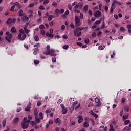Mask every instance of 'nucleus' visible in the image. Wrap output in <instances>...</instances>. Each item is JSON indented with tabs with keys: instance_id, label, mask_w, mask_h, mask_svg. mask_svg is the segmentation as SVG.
<instances>
[{
	"instance_id": "de8ad7c7",
	"label": "nucleus",
	"mask_w": 131,
	"mask_h": 131,
	"mask_svg": "<svg viewBox=\"0 0 131 131\" xmlns=\"http://www.w3.org/2000/svg\"><path fill=\"white\" fill-rule=\"evenodd\" d=\"M96 35L97 34L96 33V32H94L92 33V37H96Z\"/></svg>"
},
{
	"instance_id": "4c0bfd02",
	"label": "nucleus",
	"mask_w": 131,
	"mask_h": 131,
	"mask_svg": "<svg viewBox=\"0 0 131 131\" xmlns=\"http://www.w3.org/2000/svg\"><path fill=\"white\" fill-rule=\"evenodd\" d=\"M34 64H35V65H38V64H39V61L38 60H35L34 61Z\"/></svg>"
},
{
	"instance_id": "f704fd0d",
	"label": "nucleus",
	"mask_w": 131,
	"mask_h": 131,
	"mask_svg": "<svg viewBox=\"0 0 131 131\" xmlns=\"http://www.w3.org/2000/svg\"><path fill=\"white\" fill-rule=\"evenodd\" d=\"M49 0H44L43 1V5H48V4H49Z\"/></svg>"
},
{
	"instance_id": "dca6fc26",
	"label": "nucleus",
	"mask_w": 131,
	"mask_h": 131,
	"mask_svg": "<svg viewBox=\"0 0 131 131\" xmlns=\"http://www.w3.org/2000/svg\"><path fill=\"white\" fill-rule=\"evenodd\" d=\"M74 35L75 36H78V37H79V36H81V32H80L79 33V34L77 33H74Z\"/></svg>"
},
{
	"instance_id": "4be33fe9",
	"label": "nucleus",
	"mask_w": 131,
	"mask_h": 131,
	"mask_svg": "<svg viewBox=\"0 0 131 131\" xmlns=\"http://www.w3.org/2000/svg\"><path fill=\"white\" fill-rule=\"evenodd\" d=\"M123 130L124 131H130V129H129V127L126 126L124 128Z\"/></svg>"
},
{
	"instance_id": "a211bd4d",
	"label": "nucleus",
	"mask_w": 131,
	"mask_h": 131,
	"mask_svg": "<svg viewBox=\"0 0 131 131\" xmlns=\"http://www.w3.org/2000/svg\"><path fill=\"white\" fill-rule=\"evenodd\" d=\"M7 122V120L4 119L2 122V126L3 127H5L6 126V123Z\"/></svg>"
},
{
	"instance_id": "6ab92c4d",
	"label": "nucleus",
	"mask_w": 131,
	"mask_h": 131,
	"mask_svg": "<svg viewBox=\"0 0 131 131\" xmlns=\"http://www.w3.org/2000/svg\"><path fill=\"white\" fill-rule=\"evenodd\" d=\"M89 9V6L85 5L83 7V10L84 12H88V9Z\"/></svg>"
},
{
	"instance_id": "39448f33",
	"label": "nucleus",
	"mask_w": 131,
	"mask_h": 131,
	"mask_svg": "<svg viewBox=\"0 0 131 131\" xmlns=\"http://www.w3.org/2000/svg\"><path fill=\"white\" fill-rule=\"evenodd\" d=\"M29 20V18L28 17L27 15H24L21 17V21H23V22H28Z\"/></svg>"
},
{
	"instance_id": "a18cd8bd",
	"label": "nucleus",
	"mask_w": 131,
	"mask_h": 131,
	"mask_svg": "<svg viewBox=\"0 0 131 131\" xmlns=\"http://www.w3.org/2000/svg\"><path fill=\"white\" fill-rule=\"evenodd\" d=\"M52 19H53V17H52V15H49L48 16V21H52Z\"/></svg>"
},
{
	"instance_id": "774afa93",
	"label": "nucleus",
	"mask_w": 131,
	"mask_h": 131,
	"mask_svg": "<svg viewBox=\"0 0 131 131\" xmlns=\"http://www.w3.org/2000/svg\"><path fill=\"white\" fill-rule=\"evenodd\" d=\"M60 106L61 107L62 110L65 109V105H64V104H61Z\"/></svg>"
},
{
	"instance_id": "58836bf2",
	"label": "nucleus",
	"mask_w": 131,
	"mask_h": 131,
	"mask_svg": "<svg viewBox=\"0 0 131 131\" xmlns=\"http://www.w3.org/2000/svg\"><path fill=\"white\" fill-rule=\"evenodd\" d=\"M85 43H89L90 42V39L89 38H86L84 39Z\"/></svg>"
},
{
	"instance_id": "603ef678",
	"label": "nucleus",
	"mask_w": 131,
	"mask_h": 131,
	"mask_svg": "<svg viewBox=\"0 0 131 131\" xmlns=\"http://www.w3.org/2000/svg\"><path fill=\"white\" fill-rule=\"evenodd\" d=\"M64 14L66 16H68V15H69V10H67L65 12V13H64Z\"/></svg>"
},
{
	"instance_id": "7c9ffc66",
	"label": "nucleus",
	"mask_w": 131,
	"mask_h": 131,
	"mask_svg": "<svg viewBox=\"0 0 131 131\" xmlns=\"http://www.w3.org/2000/svg\"><path fill=\"white\" fill-rule=\"evenodd\" d=\"M15 9V5H13L10 9V12H13Z\"/></svg>"
},
{
	"instance_id": "0eeeda50",
	"label": "nucleus",
	"mask_w": 131,
	"mask_h": 131,
	"mask_svg": "<svg viewBox=\"0 0 131 131\" xmlns=\"http://www.w3.org/2000/svg\"><path fill=\"white\" fill-rule=\"evenodd\" d=\"M27 108H28V109H27ZM27 108H25V111L29 112V111H30V108H31V103L30 102L29 103Z\"/></svg>"
},
{
	"instance_id": "412c9836",
	"label": "nucleus",
	"mask_w": 131,
	"mask_h": 131,
	"mask_svg": "<svg viewBox=\"0 0 131 131\" xmlns=\"http://www.w3.org/2000/svg\"><path fill=\"white\" fill-rule=\"evenodd\" d=\"M77 29V28L75 29L74 31V33H78L79 34L80 32H81V31H80V30H77L76 31V30Z\"/></svg>"
},
{
	"instance_id": "338daca9",
	"label": "nucleus",
	"mask_w": 131,
	"mask_h": 131,
	"mask_svg": "<svg viewBox=\"0 0 131 131\" xmlns=\"http://www.w3.org/2000/svg\"><path fill=\"white\" fill-rule=\"evenodd\" d=\"M39 10H46V9L44 8V7H42V6H40L39 7Z\"/></svg>"
},
{
	"instance_id": "ddd939ff",
	"label": "nucleus",
	"mask_w": 131,
	"mask_h": 131,
	"mask_svg": "<svg viewBox=\"0 0 131 131\" xmlns=\"http://www.w3.org/2000/svg\"><path fill=\"white\" fill-rule=\"evenodd\" d=\"M58 122H59L58 125H60V124H61V120H60L59 118H57L55 121V123H58Z\"/></svg>"
},
{
	"instance_id": "393cba45",
	"label": "nucleus",
	"mask_w": 131,
	"mask_h": 131,
	"mask_svg": "<svg viewBox=\"0 0 131 131\" xmlns=\"http://www.w3.org/2000/svg\"><path fill=\"white\" fill-rule=\"evenodd\" d=\"M129 123H130V121H129V120H126L124 122L125 125H127V124H129Z\"/></svg>"
},
{
	"instance_id": "6e6552de",
	"label": "nucleus",
	"mask_w": 131,
	"mask_h": 131,
	"mask_svg": "<svg viewBox=\"0 0 131 131\" xmlns=\"http://www.w3.org/2000/svg\"><path fill=\"white\" fill-rule=\"evenodd\" d=\"M78 123H81L82 121H83V119L82 118V117L80 115L78 116Z\"/></svg>"
},
{
	"instance_id": "9d476101",
	"label": "nucleus",
	"mask_w": 131,
	"mask_h": 131,
	"mask_svg": "<svg viewBox=\"0 0 131 131\" xmlns=\"http://www.w3.org/2000/svg\"><path fill=\"white\" fill-rule=\"evenodd\" d=\"M11 31L13 33H16V32H17V30H16V28L15 27H13L11 29Z\"/></svg>"
},
{
	"instance_id": "c03bdc74",
	"label": "nucleus",
	"mask_w": 131,
	"mask_h": 131,
	"mask_svg": "<svg viewBox=\"0 0 131 131\" xmlns=\"http://www.w3.org/2000/svg\"><path fill=\"white\" fill-rule=\"evenodd\" d=\"M39 28L40 29H43V28H45V25H40L39 27Z\"/></svg>"
},
{
	"instance_id": "bf43d9fd",
	"label": "nucleus",
	"mask_w": 131,
	"mask_h": 131,
	"mask_svg": "<svg viewBox=\"0 0 131 131\" xmlns=\"http://www.w3.org/2000/svg\"><path fill=\"white\" fill-rule=\"evenodd\" d=\"M64 13V9H61L60 10H59V14H63Z\"/></svg>"
},
{
	"instance_id": "bb28decb",
	"label": "nucleus",
	"mask_w": 131,
	"mask_h": 131,
	"mask_svg": "<svg viewBox=\"0 0 131 131\" xmlns=\"http://www.w3.org/2000/svg\"><path fill=\"white\" fill-rule=\"evenodd\" d=\"M7 24H11V23H12V19H11V18H9L7 22H6Z\"/></svg>"
},
{
	"instance_id": "4468645a",
	"label": "nucleus",
	"mask_w": 131,
	"mask_h": 131,
	"mask_svg": "<svg viewBox=\"0 0 131 131\" xmlns=\"http://www.w3.org/2000/svg\"><path fill=\"white\" fill-rule=\"evenodd\" d=\"M18 14L19 17H22V16L23 15V10L22 9H20L18 11Z\"/></svg>"
},
{
	"instance_id": "5fc2aeb1",
	"label": "nucleus",
	"mask_w": 131,
	"mask_h": 131,
	"mask_svg": "<svg viewBox=\"0 0 131 131\" xmlns=\"http://www.w3.org/2000/svg\"><path fill=\"white\" fill-rule=\"evenodd\" d=\"M62 38H63V39H68V36H67V35H63Z\"/></svg>"
},
{
	"instance_id": "e2e57ef3",
	"label": "nucleus",
	"mask_w": 131,
	"mask_h": 131,
	"mask_svg": "<svg viewBox=\"0 0 131 131\" xmlns=\"http://www.w3.org/2000/svg\"><path fill=\"white\" fill-rule=\"evenodd\" d=\"M125 102V98H122V104H124Z\"/></svg>"
},
{
	"instance_id": "864d4df0",
	"label": "nucleus",
	"mask_w": 131,
	"mask_h": 131,
	"mask_svg": "<svg viewBox=\"0 0 131 131\" xmlns=\"http://www.w3.org/2000/svg\"><path fill=\"white\" fill-rule=\"evenodd\" d=\"M43 55H50V52H49V51H47V52H43Z\"/></svg>"
},
{
	"instance_id": "c756f323",
	"label": "nucleus",
	"mask_w": 131,
	"mask_h": 131,
	"mask_svg": "<svg viewBox=\"0 0 131 131\" xmlns=\"http://www.w3.org/2000/svg\"><path fill=\"white\" fill-rule=\"evenodd\" d=\"M68 48H69V46H68V45H66L63 46V49H64V50H67Z\"/></svg>"
},
{
	"instance_id": "37998d69",
	"label": "nucleus",
	"mask_w": 131,
	"mask_h": 131,
	"mask_svg": "<svg viewBox=\"0 0 131 131\" xmlns=\"http://www.w3.org/2000/svg\"><path fill=\"white\" fill-rule=\"evenodd\" d=\"M83 5V4L80 3H79L78 4V7H80V8H82Z\"/></svg>"
},
{
	"instance_id": "1a4fd4ad",
	"label": "nucleus",
	"mask_w": 131,
	"mask_h": 131,
	"mask_svg": "<svg viewBox=\"0 0 131 131\" xmlns=\"http://www.w3.org/2000/svg\"><path fill=\"white\" fill-rule=\"evenodd\" d=\"M46 35L48 37H50L51 38H53L54 37V35L53 34H50L48 32L46 33Z\"/></svg>"
},
{
	"instance_id": "5701e85b",
	"label": "nucleus",
	"mask_w": 131,
	"mask_h": 131,
	"mask_svg": "<svg viewBox=\"0 0 131 131\" xmlns=\"http://www.w3.org/2000/svg\"><path fill=\"white\" fill-rule=\"evenodd\" d=\"M35 121L37 123H39V122H40V120L39 118L37 119V116L35 117Z\"/></svg>"
},
{
	"instance_id": "473e14b6",
	"label": "nucleus",
	"mask_w": 131,
	"mask_h": 131,
	"mask_svg": "<svg viewBox=\"0 0 131 131\" xmlns=\"http://www.w3.org/2000/svg\"><path fill=\"white\" fill-rule=\"evenodd\" d=\"M5 39H6L8 42H11V39L9 38V37L6 36Z\"/></svg>"
},
{
	"instance_id": "3c124183",
	"label": "nucleus",
	"mask_w": 131,
	"mask_h": 131,
	"mask_svg": "<svg viewBox=\"0 0 131 131\" xmlns=\"http://www.w3.org/2000/svg\"><path fill=\"white\" fill-rule=\"evenodd\" d=\"M84 29H85L84 27H82V28H78L76 31L77 30H84Z\"/></svg>"
},
{
	"instance_id": "e433bc0d",
	"label": "nucleus",
	"mask_w": 131,
	"mask_h": 131,
	"mask_svg": "<svg viewBox=\"0 0 131 131\" xmlns=\"http://www.w3.org/2000/svg\"><path fill=\"white\" fill-rule=\"evenodd\" d=\"M51 57H56V56H57V55L55 53H50L49 54Z\"/></svg>"
},
{
	"instance_id": "052dcab7",
	"label": "nucleus",
	"mask_w": 131,
	"mask_h": 131,
	"mask_svg": "<svg viewBox=\"0 0 131 131\" xmlns=\"http://www.w3.org/2000/svg\"><path fill=\"white\" fill-rule=\"evenodd\" d=\"M40 43H37L36 45H34V48H36V47H40Z\"/></svg>"
},
{
	"instance_id": "f3484780",
	"label": "nucleus",
	"mask_w": 131,
	"mask_h": 131,
	"mask_svg": "<svg viewBox=\"0 0 131 131\" xmlns=\"http://www.w3.org/2000/svg\"><path fill=\"white\" fill-rule=\"evenodd\" d=\"M38 114V112L37 111V109H35L34 110V115H35V117L37 116V115Z\"/></svg>"
},
{
	"instance_id": "20e7f679",
	"label": "nucleus",
	"mask_w": 131,
	"mask_h": 131,
	"mask_svg": "<svg viewBox=\"0 0 131 131\" xmlns=\"http://www.w3.org/2000/svg\"><path fill=\"white\" fill-rule=\"evenodd\" d=\"M94 16H95L96 18H100V17L102 16V13L100 10H97L95 13L94 14Z\"/></svg>"
},
{
	"instance_id": "cd10ccee",
	"label": "nucleus",
	"mask_w": 131,
	"mask_h": 131,
	"mask_svg": "<svg viewBox=\"0 0 131 131\" xmlns=\"http://www.w3.org/2000/svg\"><path fill=\"white\" fill-rule=\"evenodd\" d=\"M34 39L35 41H39V38L37 36H35L34 37Z\"/></svg>"
},
{
	"instance_id": "6e6d98bb",
	"label": "nucleus",
	"mask_w": 131,
	"mask_h": 131,
	"mask_svg": "<svg viewBox=\"0 0 131 131\" xmlns=\"http://www.w3.org/2000/svg\"><path fill=\"white\" fill-rule=\"evenodd\" d=\"M120 30L121 31H125V29L124 28V27H120Z\"/></svg>"
},
{
	"instance_id": "7ed1b4c3",
	"label": "nucleus",
	"mask_w": 131,
	"mask_h": 131,
	"mask_svg": "<svg viewBox=\"0 0 131 131\" xmlns=\"http://www.w3.org/2000/svg\"><path fill=\"white\" fill-rule=\"evenodd\" d=\"M75 27H78L80 25V19L78 18V16H76L75 17Z\"/></svg>"
},
{
	"instance_id": "4d7b16f0",
	"label": "nucleus",
	"mask_w": 131,
	"mask_h": 131,
	"mask_svg": "<svg viewBox=\"0 0 131 131\" xmlns=\"http://www.w3.org/2000/svg\"><path fill=\"white\" fill-rule=\"evenodd\" d=\"M75 121H72L71 123L70 124V126H72V125H75Z\"/></svg>"
},
{
	"instance_id": "c85d7f7f",
	"label": "nucleus",
	"mask_w": 131,
	"mask_h": 131,
	"mask_svg": "<svg viewBox=\"0 0 131 131\" xmlns=\"http://www.w3.org/2000/svg\"><path fill=\"white\" fill-rule=\"evenodd\" d=\"M61 112L62 114H66V113H67V110H66V108H64L63 110H62Z\"/></svg>"
},
{
	"instance_id": "f8f14e48",
	"label": "nucleus",
	"mask_w": 131,
	"mask_h": 131,
	"mask_svg": "<svg viewBox=\"0 0 131 131\" xmlns=\"http://www.w3.org/2000/svg\"><path fill=\"white\" fill-rule=\"evenodd\" d=\"M27 28V27H24V29L25 33L27 34V33H29V32H30V30H28Z\"/></svg>"
},
{
	"instance_id": "2eb2a0df",
	"label": "nucleus",
	"mask_w": 131,
	"mask_h": 131,
	"mask_svg": "<svg viewBox=\"0 0 131 131\" xmlns=\"http://www.w3.org/2000/svg\"><path fill=\"white\" fill-rule=\"evenodd\" d=\"M30 124L32 126H34V125H36L37 124L36 123V122H35V121H32L30 122Z\"/></svg>"
},
{
	"instance_id": "9b49d317",
	"label": "nucleus",
	"mask_w": 131,
	"mask_h": 131,
	"mask_svg": "<svg viewBox=\"0 0 131 131\" xmlns=\"http://www.w3.org/2000/svg\"><path fill=\"white\" fill-rule=\"evenodd\" d=\"M127 28L128 29V32L129 33H131V25L129 24L127 25Z\"/></svg>"
},
{
	"instance_id": "f03ea898",
	"label": "nucleus",
	"mask_w": 131,
	"mask_h": 131,
	"mask_svg": "<svg viewBox=\"0 0 131 131\" xmlns=\"http://www.w3.org/2000/svg\"><path fill=\"white\" fill-rule=\"evenodd\" d=\"M29 122L30 120H28L26 122H23L21 123V128L23 129H27L29 127Z\"/></svg>"
},
{
	"instance_id": "c9c22d12",
	"label": "nucleus",
	"mask_w": 131,
	"mask_h": 131,
	"mask_svg": "<svg viewBox=\"0 0 131 131\" xmlns=\"http://www.w3.org/2000/svg\"><path fill=\"white\" fill-rule=\"evenodd\" d=\"M40 33H41L42 35H46V31H45L43 30H41Z\"/></svg>"
},
{
	"instance_id": "72a5a7b5",
	"label": "nucleus",
	"mask_w": 131,
	"mask_h": 131,
	"mask_svg": "<svg viewBox=\"0 0 131 131\" xmlns=\"http://www.w3.org/2000/svg\"><path fill=\"white\" fill-rule=\"evenodd\" d=\"M39 51V49L38 48H37L35 51L34 52V55H36V54H37L38 52Z\"/></svg>"
},
{
	"instance_id": "aec40b11",
	"label": "nucleus",
	"mask_w": 131,
	"mask_h": 131,
	"mask_svg": "<svg viewBox=\"0 0 131 131\" xmlns=\"http://www.w3.org/2000/svg\"><path fill=\"white\" fill-rule=\"evenodd\" d=\"M89 125V123H88V122L85 121L84 122V124H83L84 127H88Z\"/></svg>"
},
{
	"instance_id": "a878e982",
	"label": "nucleus",
	"mask_w": 131,
	"mask_h": 131,
	"mask_svg": "<svg viewBox=\"0 0 131 131\" xmlns=\"http://www.w3.org/2000/svg\"><path fill=\"white\" fill-rule=\"evenodd\" d=\"M128 118V116L126 115L125 116L124 115L123 116L122 119L123 120H125L126 119H127Z\"/></svg>"
},
{
	"instance_id": "b1692460",
	"label": "nucleus",
	"mask_w": 131,
	"mask_h": 131,
	"mask_svg": "<svg viewBox=\"0 0 131 131\" xmlns=\"http://www.w3.org/2000/svg\"><path fill=\"white\" fill-rule=\"evenodd\" d=\"M101 106H102V102H98V104H97L95 107H101Z\"/></svg>"
},
{
	"instance_id": "f257e3e1",
	"label": "nucleus",
	"mask_w": 131,
	"mask_h": 131,
	"mask_svg": "<svg viewBox=\"0 0 131 131\" xmlns=\"http://www.w3.org/2000/svg\"><path fill=\"white\" fill-rule=\"evenodd\" d=\"M19 32L18 39H19V40H24L26 38V34H24V30L23 29H20Z\"/></svg>"
},
{
	"instance_id": "09e8293b",
	"label": "nucleus",
	"mask_w": 131,
	"mask_h": 131,
	"mask_svg": "<svg viewBox=\"0 0 131 131\" xmlns=\"http://www.w3.org/2000/svg\"><path fill=\"white\" fill-rule=\"evenodd\" d=\"M95 103H99L100 102V100H99V98H95Z\"/></svg>"
},
{
	"instance_id": "13d9d810",
	"label": "nucleus",
	"mask_w": 131,
	"mask_h": 131,
	"mask_svg": "<svg viewBox=\"0 0 131 131\" xmlns=\"http://www.w3.org/2000/svg\"><path fill=\"white\" fill-rule=\"evenodd\" d=\"M113 7H111V9H110V14H113Z\"/></svg>"
},
{
	"instance_id": "69168bd1",
	"label": "nucleus",
	"mask_w": 131,
	"mask_h": 131,
	"mask_svg": "<svg viewBox=\"0 0 131 131\" xmlns=\"http://www.w3.org/2000/svg\"><path fill=\"white\" fill-rule=\"evenodd\" d=\"M52 62H53V63H56V58L53 57L52 59Z\"/></svg>"
},
{
	"instance_id": "0e129e2a",
	"label": "nucleus",
	"mask_w": 131,
	"mask_h": 131,
	"mask_svg": "<svg viewBox=\"0 0 131 131\" xmlns=\"http://www.w3.org/2000/svg\"><path fill=\"white\" fill-rule=\"evenodd\" d=\"M104 10H105L106 13H107V12H108V6H105Z\"/></svg>"
},
{
	"instance_id": "8fccbe9b",
	"label": "nucleus",
	"mask_w": 131,
	"mask_h": 131,
	"mask_svg": "<svg viewBox=\"0 0 131 131\" xmlns=\"http://www.w3.org/2000/svg\"><path fill=\"white\" fill-rule=\"evenodd\" d=\"M50 45H47V52H49L50 53Z\"/></svg>"
},
{
	"instance_id": "2f4dec72",
	"label": "nucleus",
	"mask_w": 131,
	"mask_h": 131,
	"mask_svg": "<svg viewBox=\"0 0 131 131\" xmlns=\"http://www.w3.org/2000/svg\"><path fill=\"white\" fill-rule=\"evenodd\" d=\"M29 8H32L34 7V3H31L28 6Z\"/></svg>"
},
{
	"instance_id": "a19ab883",
	"label": "nucleus",
	"mask_w": 131,
	"mask_h": 131,
	"mask_svg": "<svg viewBox=\"0 0 131 131\" xmlns=\"http://www.w3.org/2000/svg\"><path fill=\"white\" fill-rule=\"evenodd\" d=\"M52 6H53V7H57V6H58V3H57V2H53L52 3Z\"/></svg>"
},
{
	"instance_id": "ea45409f",
	"label": "nucleus",
	"mask_w": 131,
	"mask_h": 131,
	"mask_svg": "<svg viewBox=\"0 0 131 131\" xmlns=\"http://www.w3.org/2000/svg\"><path fill=\"white\" fill-rule=\"evenodd\" d=\"M69 9L70 10V11H72V6H71V5L69 4L68 6Z\"/></svg>"
},
{
	"instance_id": "49530a36",
	"label": "nucleus",
	"mask_w": 131,
	"mask_h": 131,
	"mask_svg": "<svg viewBox=\"0 0 131 131\" xmlns=\"http://www.w3.org/2000/svg\"><path fill=\"white\" fill-rule=\"evenodd\" d=\"M77 104H78V102L77 101H75L73 103V104L72 105V107H74L76 106V105H77Z\"/></svg>"
},
{
	"instance_id": "79ce46f5",
	"label": "nucleus",
	"mask_w": 131,
	"mask_h": 131,
	"mask_svg": "<svg viewBox=\"0 0 131 131\" xmlns=\"http://www.w3.org/2000/svg\"><path fill=\"white\" fill-rule=\"evenodd\" d=\"M56 14H60V10L56 9L55 11Z\"/></svg>"
},
{
	"instance_id": "423d86ee",
	"label": "nucleus",
	"mask_w": 131,
	"mask_h": 131,
	"mask_svg": "<svg viewBox=\"0 0 131 131\" xmlns=\"http://www.w3.org/2000/svg\"><path fill=\"white\" fill-rule=\"evenodd\" d=\"M19 120H20L19 119V118L16 117L13 120L12 123H13L14 124H16V123H18Z\"/></svg>"
},
{
	"instance_id": "680f3d73",
	"label": "nucleus",
	"mask_w": 131,
	"mask_h": 131,
	"mask_svg": "<svg viewBox=\"0 0 131 131\" xmlns=\"http://www.w3.org/2000/svg\"><path fill=\"white\" fill-rule=\"evenodd\" d=\"M77 45H78V46H79V47H82V45H83V44H82V43H81V42H77Z\"/></svg>"
}]
</instances>
